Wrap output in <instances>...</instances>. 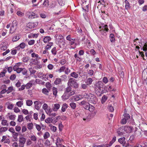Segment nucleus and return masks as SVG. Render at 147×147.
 Instances as JSON below:
<instances>
[{"label": "nucleus", "instance_id": "f257e3e1", "mask_svg": "<svg viewBox=\"0 0 147 147\" xmlns=\"http://www.w3.org/2000/svg\"><path fill=\"white\" fill-rule=\"evenodd\" d=\"M105 86L103 83L101 81L98 82L95 85V91L97 96L101 95L104 92V89Z\"/></svg>", "mask_w": 147, "mask_h": 147}, {"label": "nucleus", "instance_id": "f03ea898", "mask_svg": "<svg viewBox=\"0 0 147 147\" xmlns=\"http://www.w3.org/2000/svg\"><path fill=\"white\" fill-rule=\"evenodd\" d=\"M84 96L87 99L88 102L91 104H95L98 101L96 97L92 94L90 93L89 94H85L84 95Z\"/></svg>", "mask_w": 147, "mask_h": 147}, {"label": "nucleus", "instance_id": "7ed1b4c3", "mask_svg": "<svg viewBox=\"0 0 147 147\" xmlns=\"http://www.w3.org/2000/svg\"><path fill=\"white\" fill-rule=\"evenodd\" d=\"M68 84L70 87H73L75 88H77L78 87V84L75 81V79L70 78L68 81Z\"/></svg>", "mask_w": 147, "mask_h": 147}, {"label": "nucleus", "instance_id": "20e7f679", "mask_svg": "<svg viewBox=\"0 0 147 147\" xmlns=\"http://www.w3.org/2000/svg\"><path fill=\"white\" fill-rule=\"evenodd\" d=\"M99 28L100 29L99 30L100 33L103 35H106V32H108L109 30L108 28V26L107 25H105L102 27L100 26Z\"/></svg>", "mask_w": 147, "mask_h": 147}, {"label": "nucleus", "instance_id": "39448f33", "mask_svg": "<svg viewBox=\"0 0 147 147\" xmlns=\"http://www.w3.org/2000/svg\"><path fill=\"white\" fill-rule=\"evenodd\" d=\"M26 139L25 138L22 136L20 137L19 139V146L24 147V144L25 143Z\"/></svg>", "mask_w": 147, "mask_h": 147}, {"label": "nucleus", "instance_id": "423d86ee", "mask_svg": "<svg viewBox=\"0 0 147 147\" xmlns=\"http://www.w3.org/2000/svg\"><path fill=\"white\" fill-rule=\"evenodd\" d=\"M79 105L82 106L86 110H88L89 106H90L89 103L84 100H83L80 102L79 103Z\"/></svg>", "mask_w": 147, "mask_h": 147}, {"label": "nucleus", "instance_id": "0eeeda50", "mask_svg": "<svg viewBox=\"0 0 147 147\" xmlns=\"http://www.w3.org/2000/svg\"><path fill=\"white\" fill-rule=\"evenodd\" d=\"M65 93L69 94L70 96L74 95L75 93V92L74 91L71 90V88L69 86L65 89Z\"/></svg>", "mask_w": 147, "mask_h": 147}, {"label": "nucleus", "instance_id": "6e6552de", "mask_svg": "<svg viewBox=\"0 0 147 147\" xmlns=\"http://www.w3.org/2000/svg\"><path fill=\"white\" fill-rule=\"evenodd\" d=\"M134 130V128L131 126H125L124 128V130L127 133H131Z\"/></svg>", "mask_w": 147, "mask_h": 147}, {"label": "nucleus", "instance_id": "1a4fd4ad", "mask_svg": "<svg viewBox=\"0 0 147 147\" xmlns=\"http://www.w3.org/2000/svg\"><path fill=\"white\" fill-rule=\"evenodd\" d=\"M35 105V108L37 110H38L41 106V102L39 101H35L34 102Z\"/></svg>", "mask_w": 147, "mask_h": 147}, {"label": "nucleus", "instance_id": "9d476101", "mask_svg": "<svg viewBox=\"0 0 147 147\" xmlns=\"http://www.w3.org/2000/svg\"><path fill=\"white\" fill-rule=\"evenodd\" d=\"M38 61L37 59H31L30 60V64L32 65H37Z\"/></svg>", "mask_w": 147, "mask_h": 147}, {"label": "nucleus", "instance_id": "9b49d317", "mask_svg": "<svg viewBox=\"0 0 147 147\" xmlns=\"http://www.w3.org/2000/svg\"><path fill=\"white\" fill-rule=\"evenodd\" d=\"M70 95L64 92L61 97L63 100H65L69 98Z\"/></svg>", "mask_w": 147, "mask_h": 147}, {"label": "nucleus", "instance_id": "f8f14e48", "mask_svg": "<svg viewBox=\"0 0 147 147\" xmlns=\"http://www.w3.org/2000/svg\"><path fill=\"white\" fill-rule=\"evenodd\" d=\"M20 38V36L19 34H17L12 38V40L13 42L17 41Z\"/></svg>", "mask_w": 147, "mask_h": 147}, {"label": "nucleus", "instance_id": "ddd939ff", "mask_svg": "<svg viewBox=\"0 0 147 147\" xmlns=\"http://www.w3.org/2000/svg\"><path fill=\"white\" fill-rule=\"evenodd\" d=\"M35 25L34 23H28L27 24L26 26L29 28L31 29L34 28Z\"/></svg>", "mask_w": 147, "mask_h": 147}, {"label": "nucleus", "instance_id": "4468645a", "mask_svg": "<svg viewBox=\"0 0 147 147\" xmlns=\"http://www.w3.org/2000/svg\"><path fill=\"white\" fill-rule=\"evenodd\" d=\"M51 38L49 36H45L43 39V41L45 43L48 42L50 41Z\"/></svg>", "mask_w": 147, "mask_h": 147}, {"label": "nucleus", "instance_id": "2eb2a0df", "mask_svg": "<svg viewBox=\"0 0 147 147\" xmlns=\"http://www.w3.org/2000/svg\"><path fill=\"white\" fill-rule=\"evenodd\" d=\"M67 107L68 105L67 104L65 103L63 104L61 109L62 111L63 112H65V111L66 109L67 108Z\"/></svg>", "mask_w": 147, "mask_h": 147}, {"label": "nucleus", "instance_id": "dca6fc26", "mask_svg": "<svg viewBox=\"0 0 147 147\" xmlns=\"http://www.w3.org/2000/svg\"><path fill=\"white\" fill-rule=\"evenodd\" d=\"M32 80L25 85L27 89H29L32 86Z\"/></svg>", "mask_w": 147, "mask_h": 147}, {"label": "nucleus", "instance_id": "f3484780", "mask_svg": "<svg viewBox=\"0 0 147 147\" xmlns=\"http://www.w3.org/2000/svg\"><path fill=\"white\" fill-rule=\"evenodd\" d=\"M142 79L145 81L147 80V73L143 72L142 75Z\"/></svg>", "mask_w": 147, "mask_h": 147}, {"label": "nucleus", "instance_id": "a211bd4d", "mask_svg": "<svg viewBox=\"0 0 147 147\" xmlns=\"http://www.w3.org/2000/svg\"><path fill=\"white\" fill-rule=\"evenodd\" d=\"M124 2L125 3V8L127 10L130 7V4L127 0H125Z\"/></svg>", "mask_w": 147, "mask_h": 147}, {"label": "nucleus", "instance_id": "6ab92c4d", "mask_svg": "<svg viewBox=\"0 0 147 147\" xmlns=\"http://www.w3.org/2000/svg\"><path fill=\"white\" fill-rule=\"evenodd\" d=\"M60 107V105L59 104H55L54 105V107L53 110L54 111H57L59 108Z\"/></svg>", "mask_w": 147, "mask_h": 147}, {"label": "nucleus", "instance_id": "aec40b11", "mask_svg": "<svg viewBox=\"0 0 147 147\" xmlns=\"http://www.w3.org/2000/svg\"><path fill=\"white\" fill-rule=\"evenodd\" d=\"M8 115L9 119L11 120H14L16 117V116L13 115H10L9 113H8Z\"/></svg>", "mask_w": 147, "mask_h": 147}, {"label": "nucleus", "instance_id": "412c9836", "mask_svg": "<svg viewBox=\"0 0 147 147\" xmlns=\"http://www.w3.org/2000/svg\"><path fill=\"white\" fill-rule=\"evenodd\" d=\"M38 34H31L28 36L29 38H37L38 36Z\"/></svg>", "mask_w": 147, "mask_h": 147}, {"label": "nucleus", "instance_id": "4be33fe9", "mask_svg": "<svg viewBox=\"0 0 147 147\" xmlns=\"http://www.w3.org/2000/svg\"><path fill=\"white\" fill-rule=\"evenodd\" d=\"M107 99V97L105 95L102 96L101 98V102L102 104L104 103Z\"/></svg>", "mask_w": 147, "mask_h": 147}, {"label": "nucleus", "instance_id": "5701e85b", "mask_svg": "<svg viewBox=\"0 0 147 147\" xmlns=\"http://www.w3.org/2000/svg\"><path fill=\"white\" fill-rule=\"evenodd\" d=\"M53 45V43L52 42H50L48 43L47 45L45 48V50H48Z\"/></svg>", "mask_w": 147, "mask_h": 147}, {"label": "nucleus", "instance_id": "b1692460", "mask_svg": "<svg viewBox=\"0 0 147 147\" xmlns=\"http://www.w3.org/2000/svg\"><path fill=\"white\" fill-rule=\"evenodd\" d=\"M65 0H57V1L59 4L61 6L64 5Z\"/></svg>", "mask_w": 147, "mask_h": 147}, {"label": "nucleus", "instance_id": "393cba45", "mask_svg": "<svg viewBox=\"0 0 147 147\" xmlns=\"http://www.w3.org/2000/svg\"><path fill=\"white\" fill-rule=\"evenodd\" d=\"M61 79L59 78H57L54 81V84L56 85L60 84L61 82Z\"/></svg>", "mask_w": 147, "mask_h": 147}, {"label": "nucleus", "instance_id": "a878e982", "mask_svg": "<svg viewBox=\"0 0 147 147\" xmlns=\"http://www.w3.org/2000/svg\"><path fill=\"white\" fill-rule=\"evenodd\" d=\"M110 41L111 42H113L115 41V39L114 38V34H111L110 36Z\"/></svg>", "mask_w": 147, "mask_h": 147}, {"label": "nucleus", "instance_id": "bb28decb", "mask_svg": "<svg viewBox=\"0 0 147 147\" xmlns=\"http://www.w3.org/2000/svg\"><path fill=\"white\" fill-rule=\"evenodd\" d=\"M22 74L23 75H25L27 76L28 75L27 74V70L25 68H22V69L21 71Z\"/></svg>", "mask_w": 147, "mask_h": 147}, {"label": "nucleus", "instance_id": "cd10ccee", "mask_svg": "<svg viewBox=\"0 0 147 147\" xmlns=\"http://www.w3.org/2000/svg\"><path fill=\"white\" fill-rule=\"evenodd\" d=\"M95 107L93 105L90 104V106H89L88 110L90 112H93L94 110Z\"/></svg>", "mask_w": 147, "mask_h": 147}, {"label": "nucleus", "instance_id": "c85d7f7f", "mask_svg": "<svg viewBox=\"0 0 147 147\" xmlns=\"http://www.w3.org/2000/svg\"><path fill=\"white\" fill-rule=\"evenodd\" d=\"M32 104L33 102L32 100H26V104L27 106H30L32 105Z\"/></svg>", "mask_w": 147, "mask_h": 147}, {"label": "nucleus", "instance_id": "c756f323", "mask_svg": "<svg viewBox=\"0 0 147 147\" xmlns=\"http://www.w3.org/2000/svg\"><path fill=\"white\" fill-rule=\"evenodd\" d=\"M49 0H45L43 3V5L46 7H48L49 5Z\"/></svg>", "mask_w": 147, "mask_h": 147}, {"label": "nucleus", "instance_id": "7c9ffc66", "mask_svg": "<svg viewBox=\"0 0 147 147\" xmlns=\"http://www.w3.org/2000/svg\"><path fill=\"white\" fill-rule=\"evenodd\" d=\"M70 75L71 76L76 78L78 77V74L74 72L71 73Z\"/></svg>", "mask_w": 147, "mask_h": 147}, {"label": "nucleus", "instance_id": "2f4dec72", "mask_svg": "<svg viewBox=\"0 0 147 147\" xmlns=\"http://www.w3.org/2000/svg\"><path fill=\"white\" fill-rule=\"evenodd\" d=\"M87 71L88 74L90 76H92L94 75V71L92 70L88 69Z\"/></svg>", "mask_w": 147, "mask_h": 147}, {"label": "nucleus", "instance_id": "473e14b6", "mask_svg": "<svg viewBox=\"0 0 147 147\" xmlns=\"http://www.w3.org/2000/svg\"><path fill=\"white\" fill-rule=\"evenodd\" d=\"M69 105L72 109H75L76 107V105L75 103L74 102H71L70 103Z\"/></svg>", "mask_w": 147, "mask_h": 147}, {"label": "nucleus", "instance_id": "72a5a7b5", "mask_svg": "<svg viewBox=\"0 0 147 147\" xmlns=\"http://www.w3.org/2000/svg\"><path fill=\"white\" fill-rule=\"evenodd\" d=\"M125 137H123L119 138L118 141L120 144H122L125 141Z\"/></svg>", "mask_w": 147, "mask_h": 147}, {"label": "nucleus", "instance_id": "f704fd0d", "mask_svg": "<svg viewBox=\"0 0 147 147\" xmlns=\"http://www.w3.org/2000/svg\"><path fill=\"white\" fill-rule=\"evenodd\" d=\"M16 27H14L11 26V27L10 28L9 32L10 33L12 34L13 33L15 30L16 29Z\"/></svg>", "mask_w": 147, "mask_h": 147}, {"label": "nucleus", "instance_id": "c9c22d12", "mask_svg": "<svg viewBox=\"0 0 147 147\" xmlns=\"http://www.w3.org/2000/svg\"><path fill=\"white\" fill-rule=\"evenodd\" d=\"M26 44L24 42H22L20 43V45L18 46V48L19 47L22 49H24L25 47Z\"/></svg>", "mask_w": 147, "mask_h": 147}, {"label": "nucleus", "instance_id": "e433bc0d", "mask_svg": "<svg viewBox=\"0 0 147 147\" xmlns=\"http://www.w3.org/2000/svg\"><path fill=\"white\" fill-rule=\"evenodd\" d=\"M57 5L55 1H53L50 6V7L52 8L55 7Z\"/></svg>", "mask_w": 147, "mask_h": 147}, {"label": "nucleus", "instance_id": "4c0bfd02", "mask_svg": "<svg viewBox=\"0 0 147 147\" xmlns=\"http://www.w3.org/2000/svg\"><path fill=\"white\" fill-rule=\"evenodd\" d=\"M43 137L44 139H47L50 137V134L48 132H46L45 133Z\"/></svg>", "mask_w": 147, "mask_h": 147}, {"label": "nucleus", "instance_id": "58836bf2", "mask_svg": "<svg viewBox=\"0 0 147 147\" xmlns=\"http://www.w3.org/2000/svg\"><path fill=\"white\" fill-rule=\"evenodd\" d=\"M141 50L146 51H147V44L145 43L143 47L141 48Z\"/></svg>", "mask_w": 147, "mask_h": 147}, {"label": "nucleus", "instance_id": "ea45409f", "mask_svg": "<svg viewBox=\"0 0 147 147\" xmlns=\"http://www.w3.org/2000/svg\"><path fill=\"white\" fill-rule=\"evenodd\" d=\"M108 109L109 111L111 112H113L114 110L113 107L110 105H109Z\"/></svg>", "mask_w": 147, "mask_h": 147}, {"label": "nucleus", "instance_id": "a19ab883", "mask_svg": "<svg viewBox=\"0 0 147 147\" xmlns=\"http://www.w3.org/2000/svg\"><path fill=\"white\" fill-rule=\"evenodd\" d=\"M124 118H125L127 120L129 119L130 117V116L128 114L126 113H125L124 115Z\"/></svg>", "mask_w": 147, "mask_h": 147}, {"label": "nucleus", "instance_id": "79ce46f5", "mask_svg": "<svg viewBox=\"0 0 147 147\" xmlns=\"http://www.w3.org/2000/svg\"><path fill=\"white\" fill-rule=\"evenodd\" d=\"M53 94L55 96L56 95L57 93V89L55 87H53Z\"/></svg>", "mask_w": 147, "mask_h": 147}, {"label": "nucleus", "instance_id": "37998d69", "mask_svg": "<svg viewBox=\"0 0 147 147\" xmlns=\"http://www.w3.org/2000/svg\"><path fill=\"white\" fill-rule=\"evenodd\" d=\"M122 144V146L125 147H129V144L125 141Z\"/></svg>", "mask_w": 147, "mask_h": 147}, {"label": "nucleus", "instance_id": "c03bdc74", "mask_svg": "<svg viewBox=\"0 0 147 147\" xmlns=\"http://www.w3.org/2000/svg\"><path fill=\"white\" fill-rule=\"evenodd\" d=\"M42 93L46 95H48V93L49 92V90L45 88H44L42 89Z\"/></svg>", "mask_w": 147, "mask_h": 147}, {"label": "nucleus", "instance_id": "a18cd8bd", "mask_svg": "<svg viewBox=\"0 0 147 147\" xmlns=\"http://www.w3.org/2000/svg\"><path fill=\"white\" fill-rule=\"evenodd\" d=\"M20 63H18L16 64V65L13 66V69L14 71H15L18 68H19V65H18V64H20Z\"/></svg>", "mask_w": 147, "mask_h": 147}, {"label": "nucleus", "instance_id": "49530a36", "mask_svg": "<svg viewBox=\"0 0 147 147\" xmlns=\"http://www.w3.org/2000/svg\"><path fill=\"white\" fill-rule=\"evenodd\" d=\"M1 124L3 125L8 126V125L7 121L5 120H2Z\"/></svg>", "mask_w": 147, "mask_h": 147}, {"label": "nucleus", "instance_id": "de8ad7c7", "mask_svg": "<svg viewBox=\"0 0 147 147\" xmlns=\"http://www.w3.org/2000/svg\"><path fill=\"white\" fill-rule=\"evenodd\" d=\"M51 52L54 55H56L57 53L56 47H55L53 48L52 49Z\"/></svg>", "mask_w": 147, "mask_h": 147}, {"label": "nucleus", "instance_id": "09e8293b", "mask_svg": "<svg viewBox=\"0 0 147 147\" xmlns=\"http://www.w3.org/2000/svg\"><path fill=\"white\" fill-rule=\"evenodd\" d=\"M65 69V66H62L58 70V71L59 73H61Z\"/></svg>", "mask_w": 147, "mask_h": 147}, {"label": "nucleus", "instance_id": "8fccbe9b", "mask_svg": "<svg viewBox=\"0 0 147 147\" xmlns=\"http://www.w3.org/2000/svg\"><path fill=\"white\" fill-rule=\"evenodd\" d=\"M28 128L29 129H32L33 128V124L32 123H30L28 124Z\"/></svg>", "mask_w": 147, "mask_h": 147}, {"label": "nucleus", "instance_id": "3c124183", "mask_svg": "<svg viewBox=\"0 0 147 147\" xmlns=\"http://www.w3.org/2000/svg\"><path fill=\"white\" fill-rule=\"evenodd\" d=\"M23 119V116L22 115H19L18 116V121L19 122H22Z\"/></svg>", "mask_w": 147, "mask_h": 147}, {"label": "nucleus", "instance_id": "603ef678", "mask_svg": "<svg viewBox=\"0 0 147 147\" xmlns=\"http://www.w3.org/2000/svg\"><path fill=\"white\" fill-rule=\"evenodd\" d=\"M52 119L48 117L45 120V122L47 123H52Z\"/></svg>", "mask_w": 147, "mask_h": 147}, {"label": "nucleus", "instance_id": "864d4df0", "mask_svg": "<svg viewBox=\"0 0 147 147\" xmlns=\"http://www.w3.org/2000/svg\"><path fill=\"white\" fill-rule=\"evenodd\" d=\"M46 86L48 90H50L51 86L50 83L48 82L46 84Z\"/></svg>", "mask_w": 147, "mask_h": 147}, {"label": "nucleus", "instance_id": "5fc2aeb1", "mask_svg": "<svg viewBox=\"0 0 147 147\" xmlns=\"http://www.w3.org/2000/svg\"><path fill=\"white\" fill-rule=\"evenodd\" d=\"M13 90V87L12 86H10L8 87V89L7 90V93L9 94Z\"/></svg>", "mask_w": 147, "mask_h": 147}, {"label": "nucleus", "instance_id": "6e6d98bb", "mask_svg": "<svg viewBox=\"0 0 147 147\" xmlns=\"http://www.w3.org/2000/svg\"><path fill=\"white\" fill-rule=\"evenodd\" d=\"M23 101H18L16 103V105L19 107H21L23 105Z\"/></svg>", "mask_w": 147, "mask_h": 147}, {"label": "nucleus", "instance_id": "4d7b16f0", "mask_svg": "<svg viewBox=\"0 0 147 147\" xmlns=\"http://www.w3.org/2000/svg\"><path fill=\"white\" fill-rule=\"evenodd\" d=\"M29 70L31 74H34L35 73L36 71L34 70H33L32 67L29 68Z\"/></svg>", "mask_w": 147, "mask_h": 147}, {"label": "nucleus", "instance_id": "13d9d810", "mask_svg": "<svg viewBox=\"0 0 147 147\" xmlns=\"http://www.w3.org/2000/svg\"><path fill=\"white\" fill-rule=\"evenodd\" d=\"M93 81L92 78H89L87 79V82L88 84H91Z\"/></svg>", "mask_w": 147, "mask_h": 147}, {"label": "nucleus", "instance_id": "bf43d9fd", "mask_svg": "<svg viewBox=\"0 0 147 147\" xmlns=\"http://www.w3.org/2000/svg\"><path fill=\"white\" fill-rule=\"evenodd\" d=\"M7 129L8 128L5 127H2L0 128V132L5 131L7 130Z\"/></svg>", "mask_w": 147, "mask_h": 147}, {"label": "nucleus", "instance_id": "052dcab7", "mask_svg": "<svg viewBox=\"0 0 147 147\" xmlns=\"http://www.w3.org/2000/svg\"><path fill=\"white\" fill-rule=\"evenodd\" d=\"M30 138L31 139V140L34 142L36 141L37 140L36 137L34 135L31 136L30 137Z\"/></svg>", "mask_w": 147, "mask_h": 147}, {"label": "nucleus", "instance_id": "680f3d73", "mask_svg": "<svg viewBox=\"0 0 147 147\" xmlns=\"http://www.w3.org/2000/svg\"><path fill=\"white\" fill-rule=\"evenodd\" d=\"M29 60V58L28 57H24L22 58V60L24 62H27Z\"/></svg>", "mask_w": 147, "mask_h": 147}, {"label": "nucleus", "instance_id": "e2e57ef3", "mask_svg": "<svg viewBox=\"0 0 147 147\" xmlns=\"http://www.w3.org/2000/svg\"><path fill=\"white\" fill-rule=\"evenodd\" d=\"M50 141L48 140H47L45 143V144L46 146H49L50 145Z\"/></svg>", "mask_w": 147, "mask_h": 147}, {"label": "nucleus", "instance_id": "0e129e2a", "mask_svg": "<svg viewBox=\"0 0 147 147\" xmlns=\"http://www.w3.org/2000/svg\"><path fill=\"white\" fill-rule=\"evenodd\" d=\"M13 138L16 139L17 138V137L18 135V134L16 132H14V133H13Z\"/></svg>", "mask_w": 147, "mask_h": 147}, {"label": "nucleus", "instance_id": "69168bd1", "mask_svg": "<svg viewBox=\"0 0 147 147\" xmlns=\"http://www.w3.org/2000/svg\"><path fill=\"white\" fill-rule=\"evenodd\" d=\"M17 14L20 16H22L24 15V13L20 11H18L17 12Z\"/></svg>", "mask_w": 147, "mask_h": 147}, {"label": "nucleus", "instance_id": "338daca9", "mask_svg": "<svg viewBox=\"0 0 147 147\" xmlns=\"http://www.w3.org/2000/svg\"><path fill=\"white\" fill-rule=\"evenodd\" d=\"M139 52L140 54L141 55V56L143 58V59L144 60H146V59L144 58L145 56L144 53L142 51L140 52V51H139Z\"/></svg>", "mask_w": 147, "mask_h": 147}, {"label": "nucleus", "instance_id": "774afa93", "mask_svg": "<svg viewBox=\"0 0 147 147\" xmlns=\"http://www.w3.org/2000/svg\"><path fill=\"white\" fill-rule=\"evenodd\" d=\"M35 40H32L29 41L28 42V44L29 45H32L34 44L35 43Z\"/></svg>", "mask_w": 147, "mask_h": 147}]
</instances>
